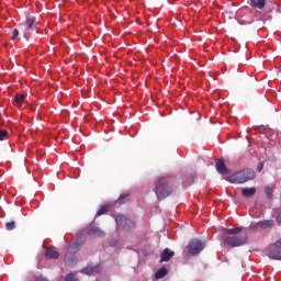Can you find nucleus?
Here are the masks:
<instances>
[{
  "instance_id": "nucleus-1",
  "label": "nucleus",
  "mask_w": 281,
  "mask_h": 281,
  "mask_svg": "<svg viewBox=\"0 0 281 281\" xmlns=\"http://www.w3.org/2000/svg\"><path fill=\"white\" fill-rule=\"evenodd\" d=\"M251 179H256V171L251 169H245L229 176L231 183H247Z\"/></svg>"
},
{
  "instance_id": "nucleus-2",
  "label": "nucleus",
  "mask_w": 281,
  "mask_h": 281,
  "mask_svg": "<svg viewBox=\"0 0 281 281\" xmlns=\"http://www.w3.org/2000/svg\"><path fill=\"white\" fill-rule=\"evenodd\" d=\"M155 192L158 199H166V196H170V192H172V190L168 186V180H166V178L158 179Z\"/></svg>"
},
{
  "instance_id": "nucleus-3",
  "label": "nucleus",
  "mask_w": 281,
  "mask_h": 281,
  "mask_svg": "<svg viewBox=\"0 0 281 281\" xmlns=\"http://www.w3.org/2000/svg\"><path fill=\"white\" fill-rule=\"evenodd\" d=\"M225 243L231 247H243V245H247V234H244L239 237H226Z\"/></svg>"
},
{
  "instance_id": "nucleus-4",
  "label": "nucleus",
  "mask_w": 281,
  "mask_h": 281,
  "mask_svg": "<svg viewBox=\"0 0 281 281\" xmlns=\"http://www.w3.org/2000/svg\"><path fill=\"white\" fill-rule=\"evenodd\" d=\"M204 248H205V244H203L199 239H192L189 243V254L191 256H196V254H201V251H203Z\"/></svg>"
},
{
  "instance_id": "nucleus-5",
  "label": "nucleus",
  "mask_w": 281,
  "mask_h": 281,
  "mask_svg": "<svg viewBox=\"0 0 281 281\" xmlns=\"http://www.w3.org/2000/svg\"><path fill=\"white\" fill-rule=\"evenodd\" d=\"M115 223L117 227H123V229H132V227H135V223L124 217V215H117L115 217Z\"/></svg>"
},
{
  "instance_id": "nucleus-6",
  "label": "nucleus",
  "mask_w": 281,
  "mask_h": 281,
  "mask_svg": "<svg viewBox=\"0 0 281 281\" xmlns=\"http://www.w3.org/2000/svg\"><path fill=\"white\" fill-rule=\"evenodd\" d=\"M268 257L271 258V260H281V239L278 240L268 252Z\"/></svg>"
},
{
  "instance_id": "nucleus-7",
  "label": "nucleus",
  "mask_w": 281,
  "mask_h": 281,
  "mask_svg": "<svg viewBox=\"0 0 281 281\" xmlns=\"http://www.w3.org/2000/svg\"><path fill=\"white\" fill-rule=\"evenodd\" d=\"M89 236L92 238H104L105 234L103 233L102 229L95 226H91L88 231Z\"/></svg>"
},
{
  "instance_id": "nucleus-8",
  "label": "nucleus",
  "mask_w": 281,
  "mask_h": 281,
  "mask_svg": "<svg viewBox=\"0 0 281 281\" xmlns=\"http://www.w3.org/2000/svg\"><path fill=\"white\" fill-rule=\"evenodd\" d=\"M34 23H36V18H29L26 20L25 25H22V30H24V36L27 38V35L30 34V30L34 27Z\"/></svg>"
},
{
  "instance_id": "nucleus-9",
  "label": "nucleus",
  "mask_w": 281,
  "mask_h": 281,
  "mask_svg": "<svg viewBox=\"0 0 281 281\" xmlns=\"http://www.w3.org/2000/svg\"><path fill=\"white\" fill-rule=\"evenodd\" d=\"M273 225V221H261L257 224H251L250 229H258V227H271Z\"/></svg>"
},
{
  "instance_id": "nucleus-10",
  "label": "nucleus",
  "mask_w": 281,
  "mask_h": 281,
  "mask_svg": "<svg viewBox=\"0 0 281 281\" xmlns=\"http://www.w3.org/2000/svg\"><path fill=\"white\" fill-rule=\"evenodd\" d=\"M172 256H175V252L167 248L162 251L160 260L161 262H168Z\"/></svg>"
},
{
  "instance_id": "nucleus-11",
  "label": "nucleus",
  "mask_w": 281,
  "mask_h": 281,
  "mask_svg": "<svg viewBox=\"0 0 281 281\" xmlns=\"http://www.w3.org/2000/svg\"><path fill=\"white\" fill-rule=\"evenodd\" d=\"M216 170L220 175H227V167H225V162L223 160H218L216 162Z\"/></svg>"
},
{
  "instance_id": "nucleus-12",
  "label": "nucleus",
  "mask_w": 281,
  "mask_h": 281,
  "mask_svg": "<svg viewBox=\"0 0 281 281\" xmlns=\"http://www.w3.org/2000/svg\"><path fill=\"white\" fill-rule=\"evenodd\" d=\"M241 194H243V196H246L247 199H249V196H254V194H256V187L244 188L241 190Z\"/></svg>"
},
{
  "instance_id": "nucleus-13",
  "label": "nucleus",
  "mask_w": 281,
  "mask_h": 281,
  "mask_svg": "<svg viewBox=\"0 0 281 281\" xmlns=\"http://www.w3.org/2000/svg\"><path fill=\"white\" fill-rule=\"evenodd\" d=\"M266 0H251L252 8H257L258 10H262L265 8Z\"/></svg>"
},
{
  "instance_id": "nucleus-14",
  "label": "nucleus",
  "mask_w": 281,
  "mask_h": 281,
  "mask_svg": "<svg viewBox=\"0 0 281 281\" xmlns=\"http://www.w3.org/2000/svg\"><path fill=\"white\" fill-rule=\"evenodd\" d=\"M167 274H168V270H166V268H160V269L155 273V278H156V280H161V278H166Z\"/></svg>"
},
{
  "instance_id": "nucleus-15",
  "label": "nucleus",
  "mask_w": 281,
  "mask_h": 281,
  "mask_svg": "<svg viewBox=\"0 0 281 281\" xmlns=\"http://www.w3.org/2000/svg\"><path fill=\"white\" fill-rule=\"evenodd\" d=\"M46 258H48V259L58 258V251H56L52 248L46 249Z\"/></svg>"
},
{
  "instance_id": "nucleus-16",
  "label": "nucleus",
  "mask_w": 281,
  "mask_h": 281,
  "mask_svg": "<svg viewBox=\"0 0 281 281\" xmlns=\"http://www.w3.org/2000/svg\"><path fill=\"white\" fill-rule=\"evenodd\" d=\"M86 276H92V273H98V267H88L81 271Z\"/></svg>"
},
{
  "instance_id": "nucleus-17",
  "label": "nucleus",
  "mask_w": 281,
  "mask_h": 281,
  "mask_svg": "<svg viewBox=\"0 0 281 281\" xmlns=\"http://www.w3.org/2000/svg\"><path fill=\"white\" fill-rule=\"evenodd\" d=\"M25 102V94H15V104L16 106H21Z\"/></svg>"
},
{
  "instance_id": "nucleus-18",
  "label": "nucleus",
  "mask_w": 281,
  "mask_h": 281,
  "mask_svg": "<svg viewBox=\"0 0 281 281\" xmlns=\"http://www.w3.org/2000/svg\"><path fill=\"white\" fill-rule=\"evenodd\" d=\"M79 245H80V244L75 243L74 246H70V247L68 248V252H67L66 256H65L66 262L69 261V254H71V251L78 249Z\"/></svg>"
},
{
  "instance_id": "nucleus-19",
  "label": "nucleus",
  "mask_w": 281,
  "mask_h": 281,
  "mask_svg": "<svg viewBox=\"0 0 281 281\" xmlns=\"http://www.w3.org/2000/svg\"><path fill=\"white\" fill-rule=\"evenodd\" d=\"M239 232H243L241 227L226 229V234H229L231 236H236Z\"/></svg>"
},
{
  "instance_id": "nucleus-20",
  "label": "nucleus",
  "mask_w": 281,
  "mask_h": 281,
  "mask_svg": "<svg viewBox=\"0 0 281 281\" xmlns=\"http://www.w3.org/2000/svg\"><path fill=\"white\" fill-rule=\"evenodd\" d=\"M109 212V205H103L99 209L95 216H102V214H106Z\"/></svg>"
},
{
  "instance_id": "nucleus-21",
  "label": "nucleus",
  "mask_w": 281,
  "mask_h": 281,
  "mask_svg": "<svg viewBox=\"0 0 281 281\" xmlns=\"http://www.w3.org/2000/svg\"><path fill=\"white\" fill-rule=\"evenodd\" d=\"M265 192L268 199H271L273 196V189L271 187H266Z\"/></svg>"
},
{
  "instance_id": "nucleus-22",
  "label": "nucleus",
  "mask_w": 281,
  "mask_h": 281,
  "mask_svg": "<svg viewBox=\"0 0 281 281\" xmlns=\"http://www.w3.org/2000/svg\"><path fill=\"white\" fill-rule=\"evenodd\" d=\"M8 139V132H5L4 130L0 131V142H3Z\"/></svg>"
},
{
  "instance_id": "nucleus-23",
  "label": "nucleus",
  "mask_w": 281,
  "mask_h": 281,
  "mask_svg": "<svg viewBox=\"0 0 281 281\" xmlns=\"http://www.w3.org/2000/svg\"><path fill=\"white\" fill-rule=\"evenodd\" d=\"M5 227L9 232H12V229H14L15 226V223L14 222H9L5 224Z\"/></svg>"
},
{
  "instance_id": "nucleus-24",
  "label": "nucleus",
  "mask_w": 281,
  "mask_h": 281,
  "mask_svg": "<svg viewBox=\"0 0 281 281\" xmlns=\"http://www.w3.org/2000/svg\"><path fill=\"white\" fill-rule=\"evenodd\" d=\"M65 281H78V279L76 276H74V273H70L66 277Z\"/></svg>"
},
{
  "instance_id": "nucleus-25",
  "label": "nucleus",
  "mask_w": 281,
  "mask_h": 281,
  "mask_svg": "<svg viewBox=\"0 0 281 281\" xmlns=\"http://www.w3.org/2000/svg\"><path fill=\"white\" fill-rule=\"evenodd\" d=\"M19 36V31L16 29H14L13 31V35H12V41H16V37Z\"/></svg>"
},
{
  "instance_id": "nucleus-26",
  "label": "nucleus",
  "mask_w": 281,
  "mask_h": 281,
  "mask_svg": "<svg viewBox=\"0 0 281 281\" xmlns=\"http://www.w3.org/2000/svg\"><path fill=\"white\" fill-rule=\"evenodd\" d=\"M124 199H126V195H121L116 203H124Z\"/></svg>"
},
{
  "instance_id": "nucleus-27",
  "label": "nucleus",
  "mask_w": 281,
  "mask_h": 281,
  "mask_svg": "<svg viewBox=\"0 0 281 281\" xmlns=\"http://www.w3.org/2000/svg\"><path fill=\"white\" fill-rule=\"evenodd\" d=\"M262 168H265V165L262 162H260L257 167V170L260 172L262 170Z\"/></svg>"
},
{
  "instance_id": "nucleus-28",
  "label": "nucleus",
  "mask_w": 281,
  "mask_h": 281,
  "mask_svg": "<svg viewBox=\"0 0 281 281\" xmlns=\"http://www.w3.org/2000/svg\"><path fill=\"white\" fill-rule=\"evenodd\" d=\"M111 246H112V247H117V240L111 241Z\"/></svg>"
}]
</instances>
